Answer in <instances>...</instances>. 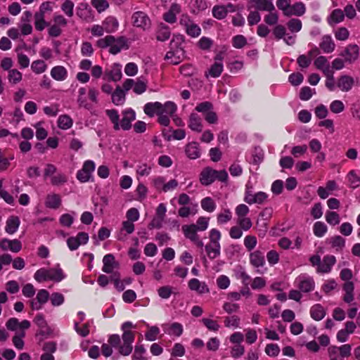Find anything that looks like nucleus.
<instances>
[{"label":"nucleus","mask_w":360,"mask_h":360,"mask_svg":"<svg viewBox=\"0 0 360 360\" xmlns=\"http://www.w3.org/2000/svg\"><path fill=\"white\" fill-rule=\"evenodd\" d=\"M105 30L106 32H111L115 31L119 25L117 20L113 17L107 18L103 22Z\"/></svg>","instance_id":"obj_48"},{"label":"nucleus","mask_w":360,"mask_h":360,"mask_svg":"<svg viewBox=\"0 0 360 360\" xmlns=\"http://www.w3.org/2000/svg\"><path fill=\"white\" fill-rule=\"evenodd\" d=\"M105 74L109 79L114 82L120 81L122 77V66L118 63H115L110 70H105Z\"/></svg>","instance_id":"obj_26"},{"label":"nucleus","mask_w":360,"mask_h":360,"mask_svg":"<svg viewBox=\"0 0 360 360\" xmlns=\"http://www.w3.org/2000/svg\"><path fill=\"white\" fill-rule=\"evenodd\" d=\"M314 65L318 70H321L326 76L330 73V64L326 56H320L317 57L314 62Z\"/></svg>","instance_id":"obj_27"},{"label":"nucleus","mask_w":360,"mask_h":360,"mask_svg":"<svg viewBox=\"0 0 360 360\" xmlns=\"http://www.w3.org/2000/svg\"><path fill=\"white\" fill-rule=\"evenodd\" d=\"M75 4L70 0H65L61 5V10L68 17H72L74 14Z\"/></svg>","instance_id":"obj_51"},{"label":"nucleus","mask_w":360,"mask_h":360,"mask_svg":"<svg viewBox=\"0 0 360 360\" xmlns=\"http://www.w3.org/2000/svg\"><path fill=\"white\" fill-rule=\"evenodd\" d=\"M232 218V214L229 210H224L221 213L217 214V223L224 224L229 222Z\"/></svg>","instance_id":"obj_59"},{"label":"nucleus","mask_w":360,"mask_h":360,"mask_svg":"<svg viewBox=\"0 0 360 360\" xmlns=\"http://www.w3.org/2000/svg\"><path fill=\"white\" fill-rule=\"evenodd\" d=\"M188 127L194 131L201 132L202 130V119L195 112H192L189 116Z\"/></svg>","instance_id":"obj_24"},{"label":"nucleus","mask_w":360,"mask_h":360,"mask_svg":"<svg viewBox=\"0 0 360 360\" xmlns=\"http://www.w3.org/2000/svg\"><path fill=\"white\" fill-rule=\"evenodd\" d=\"M336 263V257L334 255H325L322 260H321L320 265L316 267V273L318 274H328L331 271L333 266Z\"/></svg>","instance_id":"obj_14"},{"label":"nucleus","mask_w":360,"mask_h":360,"mask_svg":"<svg viewBox=\"0 0 360 360\" xmlns=\"http://www.w3.org/2000/svg\"><path fill=\"white\" fill-rule=\"evenodd\" d=\"M34 278L39 283H42L46 281L60 282L64 278V275L60 269H46L41 268L35 272Z\"/></svg>","instance_id":"obj_6"},{"label":"nucleus","mask_w":360,"mask_h":360,"mask_svg":"<svg viewBox=\"0 0 360 360\" xmlns=\"http://www.w3.org/2000/svg\"><path fill=\"white\" fill-rule=\"evenodd\" d=\"M202 323L206 326V328L212 331H217L219 330L220 326L216 321H214L210 319L203 318L201 321Z\"/></svg>","instance_id":"obj_62"},{"label":"nucleus","mask_w":360,"mask_h":360,"mask_svg":"<svg viewBox=\"0 0 360 360\" xmlns=\"http://www.w3.org/2000/svg\"><path fill=\"white\" fill-rule=\"evenodd\" d=\"M125 91L117 86L115 91L112 93V102L116 105H122L125 102Z\"/></svg>","instance_id":"obj_33"},{"label":"nucleus","mask_w":360,"mask_h":360,"mask_svg":"<svg viewBox=\"0 0 360 360\" xmlns=\"http://www.w3.org/2000/svg\"><path fill=\"white\" fill-rule=\"evenodd\" d=\"M221 236V235L219 230L212 229L210 231V242L205 246V249L207 257L210 259L217 258L221 254V245L219 243Z\"/></svg>","instance_id":"obj_3"},{"label":"nucleus","mask_w":360,"mask_h":360,"mask_svg":"<svg viewBox=\"0 0 360 360\" xmlns=\"http://www.w3.org/2000/svg\"><path fill=\"white\" fill-rule=\"evenodd\" d=\"M224 325L228 328H238L240 325V318L236 315L227 316L224 319Z\"/></svg>","instance_id":"obj_60"},{"label":"nucleus","mask_w":360,"mask_h":360,"mask_svg":"<svg viewBox=\"0 0 360 360\" xmlns=\"http://www.w3.org/2000/svg\"><path fill=\"white\" fill-rule=\"evenodd\" d=\"M51 76L56 81H64L68 77V70L62 65H57L51 69Z\"/></svg>","instance_id":"obj_28"},{"label":"nucleus","mask_w":360,"mask_h":360,"mask_svg":"<svg viewBox=\"0 0 360 360\" xmlns=\"http://www.w3.org/2000/svg\"><path fill=\"white\" fill-rule=\"evenodd\" d=\"M295 286L302 292H310L315 288V281L313 277L302 274L298 276L295 281Z\"/></svg>","instance_id":"obj_9"},{"label":"nucleus","mask_w":360,"mask_h":360,"mask_svg":"<svg viewBox=\"0 0 360 360\" xmlns=\"http://www.w3.org/2000/svg\"><path fill=\"white\" fill-rule=\"evenodd\" d=\"M329 243L336 251H342L345 246V239L340 236H335L329 238Z\"/></svg>","instance_id":"obj_38"},{"label":"nucleus","mask_w":360,"mask_h":360,"mask_svg":"<svg viewBox=\"0 0 360 360\" xmlns=\"http://www.w3.org/2000/svg\"><path fill=\"white\" fill-rule=\"evenodd\" d=\"M326 314V310L320 304L313 305L310 309L311 317L315 321L322 320Z\"/></svg>","instance_id":"obj_29"},{"label":"nucleus","mask_w":360,"mask_h":360,"mask_svg":"<svg viewBox=\"0 0 360 360\" xmlns=\"http://www.w3.org/2000/svg\"><path fill=\"white\" fill-rule=\"evenodd\" d=\"M103 268L102 271L106 274H113V271L117 269L119 263L115 261V258L112 254L105 255L103 258Z\"/></svg>","instance_id":"obj_19"},{"label":"nucleus","mask_w":360,"mask_h":360,"mask_svg":"<svg viewBox=\"0 0 360 360\" xmlns=\"http://www.w3.org/2000/svg\"><path fill=\"white\" fill-rule=\"evenodd\" d=\"M75 215V212H72V214H62L59 219L60 224L63 226L70 227L74 221Z\"/></svg>","instance_id":"obj_58"},{"label":"nucleus","mask_w":360,"mask_h":360,"mask_svg":"<svg viewBox=\"0 0 360 360\" xmlns=\"http://www.w3.org/2000/svg\"><path fill=\"white\" fill-rule=\"evenodd\" d=\"M212 13L214 18L217 20H222L227 15L225 6L223 5H216L212 8Z\"/></svg>","instance_id":"obj_47"},{"label":"nucleus","mask_w":360,"mask_h":360,"mask_svg":"<svg viewBox=\"0 0 360 360\" xmlns=\"http://www.w3.org/2000/svg\"><path fill=\"white\" fill-rule=\"evenodd\" d=\"M354 79L347 75H341L336 81V86L342 91H349L354 85Z\"/></svg>","instance_id":"obj_18"},{"label":"nucleus","mask_w":360,"mask_h":360,"mask_svg":"<svg viewBox=\"0 0 360 360\" xmlns=\"http://www.w3.org/2000/svg\"><path fill=\"white\" fill-rule=\"evenodd\" d=\"M201 207L205 211L212 212L216 208V204L211 198L207 197L201 200Z\"/></svg>","instance_id":"obj_50"},{"label":"nucleus","mask_w":360,"mask_h":360,"mask_svg":"<svg viewBox=\"0 0 360 360\" xmlns=\"http://www.w3.org/2000/svg\"><path fill=\"white\" fill-rule=\"evenodd\" d=\"M65 297L63 294L60 292H53L51 295V302L54 307H58L64 303Z\"/></svg>","instance_id":"obj_61"},{"label":"nucleus","mask_w":360,"mask_h":360,"mask_svg":"<svg viewBox=\"0 0 360 360\" xmlns=\"http://www.w3.org/2000/svg\"><path fill=\"white\" fill-rule=\"evenodd\" d=\"M344 18V12L341 9L337 8L331 12L327 18V21L330 25H334L343 21Z\"/></svg>","instance_id":"obj_30"},{"label":"nucleus","mask_w":360,"mask_h":360,"mask_svg":"<svg viewBox=\"0 0 360 360\" xmlns=\"http://www.w3.org/2000/svg\"><path fill=\"white\" fill-rule=\"evenodd\" d=\"M162 108L160 102L148 103L144 105V112L149 117H153L155 114L158 115V111Z\"/></svg>","instance_id":"obj_35"},{"label":"nucleus","mask_w":360,"mask_h":360,"mask_svg":"<svg viewBox=\"0 0 360 360\" xmlns=\"http://www.w3.org/2000/svg\"><path fill=\"white\" fill-rule=\"evenodd\" d=\"M190 290L197 292L198 294H205L210 292V289L205 282L197 278H192L188 282Z\"/></svg>","instance_id":"obj_22"},{"label":"nucleus","mask_w":360,"mask_h":360,"mask_svg":"<svg viewBox=\"0 0 360 360\" xmlns=\"http://www.w3.org/2000/svg\"><path fill=\"white\" fill-rule=\"evenodd\" d=\"M255 4V8L259 11H275L272 0H251Z\"/></svg>","instance_id":"obj_32"},{"label":"nucleus","mask_w":360,"mask_h":360,"mask_svg":"<svg viewBox=\"0 0 360 360\" xmlns=\"http://www.w3.org/2000/svg\"><path fill=\"white\" fill-rule=\"evenodd\" d=\"M15 51L17 52V59L20 68L22 69L27 68L30 65V58L25 54L19 52V48H16Z\"/></svg>","instance_id":"obj_53"},{"label":"nucleus","mask_w":360,"mask_h":360,"mask_svg":"<svg viewBox=\"0 0 360 360\" xmlns=\"http://www.w3.org/2000/svg\"><path fill=\"white\" fill-rule=\"evenodd\" d=\"M132 22L134 26L139 27L143 30H148L150 27V20L148 15L143 11H136L133 13Z\"/></svg>","instance_id":"obj_11"},{"label":"nucleus","mask_w":360,"mask_h":360,"mask_svg":"<svg viewBox=\"0 0 360 360\" xmlns=\"http://www.w3.org/2000/svg\"><path fill=\"white\" fill-rule=\"evenodd\" d=\"M97 46L101 49L109 47V52L113 55L117 54L123 49H128L127 39L124 37L115 38L112 35H108L98 39Z\"/></svg>","instance_id":"obj_2"},{"label":"nucleus","mask_w":360,"mask_h":360,"mask_svg":"<svg viewBox=\"0 0 360 360\" xmlns=\"http://www.w3.org/2000/svg\"><path fill=\"white\" fill-rule=\"evenodd\" d=\"M228 179V174L226 170L217 171L211 167L203 169L200 175V181L202 185L209 186L215 180L226 182Z\"/></svg>","instance_id":"obj_4"},{"label":"nucleus","mask_w":360,"mask_h":360,"mask_svg":"<svg viewBox=\"0 0 360 360\" xmlns=\"http://www.w3.org/2000/svg\"><path fill=\"white\" fill-rule=\"evenodd\" d=\"M0 248L4 250H11L13 252L17 253L22 249V243L18 239L10 240L8 238H3L0 240Z\"/></svg>","instance_id":"obj_17"},{"label":"nucleus","mask_w":360,"mask_h":360,"mask_svg":"<svg viewBox=\"0 0 360 360\" xmlns=\"http://www.w3.org/2000/svg\"><path fill=\"white\" fill-rule=\"evenodd\" d=\"M306 12L305 5L302 2H297L290 5V9L286 16H302Z\"/></svg>","instance_id":"obj_31"},{"label":"nucleus","mask_w":360,"mask_h":360,"mask_svg":"<svg viewBox=\"0 0 360 360\" xmlns=\"http://www.w3.org/2000/svg\"><path fill=\"white\" fill-rule=\"evenodd\" d=\"M181 229L185 237L191 240L197 247L202 248L204 246L203 242L197 233L198 231L196 229L195 224L184 225Z\"/></svg>","instance_id":"obj_10"},{"label":"nucleus","mask_w":360,"mask_h":360,"mask_svg":"<svg viewBox=\"0 0 360 360\" xmlns=\"http://www.w3.org/2000/svg\"><path fill=\"white\" fill-rule=\"evenodd\" d=\"M86 93V89L84 87H81L78 90V98L77 103L79 107L84 108L87 110H90L91 108V105L87 102L86 98L84 97Z\"/></svg>","instance_id":"obj_39"},{"label":"nucleus","mask_w":360,"mask_h":360,"mask_svg":"<svg viewBox=\"0 0 360 360\" xmlns=\"http://www.w3.org/2000/svg\"><path fill=\"white\" fill-rule=\"evenodd\" d=\"M49 298V293L45 289L39 290L36 298L30 301V306L33 310H39L42 306L47 302Z\"/></svg>","instance_id":"obj_16"},{"label":"nucleus","mask_w":360,"mask_h":360,"mask_svg":"<svg viewBox=\"0 0 360 360\" xmlns=\"http://www.w3.org/2000/svg\"><path fill=\"white\" fill-rule=\"evenodd\" d=\"M61 204V200L58 194H49L47 195L45 205L47 207L51 209L58 208Z\"/></svg>","instance_id":"obj_37"},{"label":"nucleus","mask_w":360,"mask_h":360,"mask_svg":"<svg viewBox=\"0 0 360 360\" xmlns=\"http://www.w3.org/2000/svg\"><path fill=\"white\" fill-rule=\"evenodd\" d=\"M31 69L35 74H41L47 69V65L42 60H36L31 64Z\"/></svg>","instance_id":"obj_42"},{"label":"nucleus","mask_w":360,"mask_h":360,"mask_svg":"<svg viewBox=\"0 0 360 360\" xmlns=\"http://www.w3.org/2000/svg\"><path fill=\"white\" fill-rule=\"evenodd\" d=\"M257 244V238L252 235H248L244 238V245L248 251L253 252L252 250Z\"/></svg>","instance_id":"obj_52"},{"label":"nucleus","mask_w":360,"mask_h":360,"mask_svg":"<svg viewBox=\"0 0 360 360\" xmlns=\"http://www.w3.org/2000/svg\"><path fill=\"white\" fill-rule=\"evenodd\" d=\"M185 153L189 159L195 160L199 158L201 155L199 143L195 141L188 143L185 147Z\"/></svg>","instance_id":"obj_21"},{"label":"nucleus","mask_w":360,"mask_h":360,"mask_svg":"<svg viewBox=\"0 0 360 360\" xmlns=\"http://www.w3.org/2000/svg\"><path fill=\"white\" fill-rule=\"evenodd\" d=\"M185 352L186 351L184 345L181 343H176L172 349L171 356L174 357H181L184 356Z\"/></svg>","instance_id":"obj_64"},{"label":"nucleus","mask_w":360,"mask_h":360,"mask_svg":"<svg viewBox=\"0 0 360 360\" xmlns=\"http://www.w3.org/2000/svg\"><path fill=\"white\" fill-rule=\"evenodd\" d=\"M6 224V232L12 235L18 231L20 224V221L18 217L11 216L7 219Z\"/></svg>","instance_id":"obj_25"},{"label":"nucleus","mask_w":360,"mask_h":360,"mask_svg":"<svg viewBox=\"0 0 360 360\" xmlns=\"http://www.w3.org/2000/svg\"><path fill=\"white\" fill-rule=\"evenodd\" d=\"M105 113L108 116L110 121L112 122V124L114 125L113 126L114 129L115 130L120 129V124H119L120 116H119L117 110H116L115 109L106 110Z\"/></svg>","instance_id":"obj_43"},{"label":"nucleus","mask_w":360,"mask_h":360,"mask_svg":"<svg viewBox=\"0 0 360 360\" xmlns=\"http://www.w3.org/2000/svg\"><path fill=\"white\" fill-rule=\"evenodd\" d=\"M123 117L120 124V128L124 130H129L131 127V122L136 119L135 112L131 109L123 112Z\"/></svg>","instance_id":"obj_20"},{"label":"nucleus","mask_w":360,"mask_h":360,"mask_svg":"<svg viewBox=\"0 0 360 360\" xmlns=\"http://www.w3.org/2000/svg\"><path fill=\"white\" fill-rule=\"evenodd\" d=\"M22 75L19 70L11 69L8 71V79L10 83L16 84L22 80Z\"/></svg>","instance_id":"obj_49"},{"label":"nucleus","mask_w":360,"mask_h":360,"mask_svg":"<svg viewBox=\"0 0 360 360\" xmlns=\"http://www.w3.org/2000/svg\"><path fill=\"white\" fill-rule=\"evenodd\" d=\"M250 263L257 269V272L263 274L266 271L264 254L259 250H255L250 253Z\"/></svg>","instance_id":"obj_8"},{"label":"nucleus","mask_w":360,"mask_h":360,"mask_svg":"<svg viewBox=\"0 0 360 360\" xmlns=\"http://www.w3.org/2000/svg\"><path fill=\"white\" fill-rule=\"evenodd\" d=\"M171 33L168 26L160 24L158 27L156 39L160 41H165L170 37Z\"/></svg>","instance_id":"obj_36"},{"label":"nucleus","mask_w":360,"mask_h":360,"mask_svg":"<svg viewBox=\"0 0 360 360\" xmlns=\"http://www.w3.org/2000/svg\"><path fill=\"white\" fill-rule=\"evenodd\" d=\"M223 59L224 56L221 53H218L214 57V63L211 65L207 72H205V76L207 77H211L216 78L221 75L224 69V65L222 63Z\"/></svg>","instance_id":"obj_13"},{"label":"nucleus","mask_w":360,"mask_h":360,"mask_svg":"<svg viewBox=\"0 0 360 360\" xmlns=\"http://www.w3.org/2000/svg\"><path fill=\"white\" fill-rule=\"evenodd\" d=\"M340 56L345 58L346 63H353L359 58V48L356 44H349L340 53Z\"/></svg>","instance_id":"obj_15"},{"label":"nucleus","mask_w":360,"mask_h":360,"mask_svg":"<svg viewBox=\"0 0 360 360\" xmlns=\"http://www.w3.org/2000/svg\"><path fill=\"white\" fill-rule=\"evenodd\" d=\"M25 333L24 331L17 332L13 337V343L14 346L18 349H22L24 347V341L22 338L25 337Z\"/></svg>","instance_id":"obj_54"},{"label":"nucleus","mask_w":360,"mask_h":360,"mask_svg":"<svg viewBox=\"0 0 360 360\" xmlns=\"http://www.w3.org/2000/svg\"><path fill=\"white\" fill-rule=\"evenodd\" d=\"M269 13L264 16V22L269 25H277L278 15L276 12L268 11Z\"/></svg>","instance_id":"obj_63"},{"label":"nucleus","mask_w":360,"mask_h":360,"mask_svg":"<svg viewBox=\"0 0 360 360\" xmlns=\"http://www.w3.org/2000/svg\"><path fill=\"white\" fill-rule=\"evenodd\" d=\"M183 41L184 36L181 34L174 36V39L171 41L172 49L176 46V49L168 51L165 56V59L169 60L171 64L177 65L181 62L184 51L181 48H179V46Z\"/></svg>","instance_id":"obj_5"},{"label":"nucleus","mask_w":360,"mask_h":360,"mask_svg":"<svg viewBox=\"0 0 360 360\" xmlns=\"http://www.w3.org/2000/svg\"><path fill=\"white\" fill-rule=\"evenodd\" d=\"M326 221L331 226H336L340 222V217L338 213L334 211H328L325 215Z\"/></svg>","instance_id":"obj_46"},{"label":"nucleus","mask_w":360,"mask_h":360,"mask_svg":"<svg viewBox=\"0 0 360 360\" xmlns=\"http://www.w3.org/2000/svg\"><path fill=\"white\" fill-rule=\"evenodd\" d=\"M319 47L325 53H330L335 49V44L331 36L324 35L322 37L319 43Z\"/></svg>","instance_id":"obj_23"},{"label":"nucleus","mask_w":360,"mask_h":360,"mask_svg":"<svg viewBox=\"0 0 360 360\" xmlns=\"http://www.w3.org/2000/svg\"><path fill=\"white\" fill-rule=\"evenodd\" d=\"M237 225L240 226L243 231H247L252 226V222L249 217H244L240 218H237Z\"/></svg>","instance_id":"obj_57"},{"label":"nucleus","mask_w":360,"mask_h":360,"mask_svg":"<svg viewBox=\"0 0 360 360\" xmlns=\"http://www.w3.org/2000/svg\"><path fill=\"white\" fill-rule=\"evenodd\" d=\"M89 241V235L85 232H79L76 236L68 238L67 245L71 251L76 250L81 245H85Z\"/></svg>","instance_id":"obj_12"},{"label":"nucleus","mask_w":360,"mask_h":360,"mask_svg":"<svg viewBox=\"0 0 360 360\" xmlns=\"http://www.w3.org/2000/svg\"><path fill=\"white\" fill-rule=\"evenodd\" d=\"M110 279L114 283L115 287L118 291L124 290L125 285L124 281L120 280V275L118 272L113 273L110 276Z\"/></svg>","instance_id":"obj_55"},{"label":"nucleus","mask_w":360,"mask_h":360,"mask_svg":"<svg viewBox=\"0 0 360 360\" xmlns=\"http://www.w3.org/2000/svg\"><path fill=\"white\" fill-rule=\"evenodd\" d=\"M73 122L68 115H63L59 116L58 119V126L62 129H68L72 126Z\"/></svg>","instance_id":"obj_44"},{"label":"nucleus","mask_w":360,"mask_h":360,"mask_svg":"<svg viewBox=\"0 0 360 360\" xmlns=\"http://www.w3.org/2000/svg\"><path fill=\"white\" fill-rule=\"evenodd\" d=\"M166 332L170 335L179 337L183 333V326L181 323L174 322L168 326Z\"/></svg>","instance_id":"obj_41"},{"label":"nucleus","mask_w":360,"mask_h":360,"mask_svg":"<svg viewBox=\"0 0 360 360\" xmlns=\"http://www.w3.org/2000/svg\"><path fill=\"white\" fill-rule=\"evenodd\" d=\"M68 181V177L63 173H57L56 175L52 176L51 178V183L53 186H60L65 184Z\"/></svg>","instance_id":"obj_56"},{"label":"nucleus","mask_w":360,"mask_h":360,"mask_svg":"<svg viewBox=\"0 0 360 360\" xmlns=\"http://www.w3.org/2000/svg\"><path fill=\"white\" fill-rule=\"evenodd\" d=\"M177 107L176 104L172 101H167L165 104H162V108L158 111V115H167L172 117L176 112Z\"/></svg>","instance_id":"obj_34"},{"label":"nucleus","mask_w":360,"mask_h":360,"mask_svg":"<svg viewBox=\"0 0 360 360\" xmlns=\"http://www.w3.org/2000/svg\"><path fill=\"white\" fill-rule=\"evenodd\" d=\"M179 24L186 34L191 37H197L201 33L200 27L195 24L188 15H182L181 16Z\"/></svg>","instance_id":"obj_7"},{"label":"nucleus","mask_w":360,"mask_h":360,"mask_svg":"<svg viewBox=\"0 0 360 360\" xmlns=\"http://www.w3.org/2000/svg\"><path fill=\"white\" fill-rule=\"evenodd\" d=\"M135 328L136 326L131 321H126L122 323L121 326V330L123 332L122 335V344L120 343L118 351L121 355L129 356L131 353L135 334L131 329Z\"/></svg>","instance_id":"obj_1"},{"label":"nucleus","mask_w":360,"mask_h":360,"mask_svg":"<svg viewBox=\"0 0 360 360\" xmlns=\"http://www.w3.org/2000/svg\"><path fill=\"white\" fill-rule=\"evenodd\" d=\"M327 231V226L322 221H316L313 226V232L316 237H323L326 233Z\"/></svg>","instance_id":"obj_40"},{"label":"nucleus","mask_w":360,"mask_h":360,"mask_svg":"<svg viewBox=\"0 0 360 360\" xmlns=\"http://www.w3.org/2000/svg\"><path fill=\"white\" fill-rule=\"evenodd\" d=\"M288 30L292 33L300 32L302 27V21L298 18H291L286 24Z\"/></svg>","instance_id":"obj_45"}]
</instances>
